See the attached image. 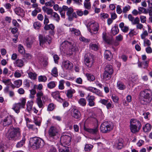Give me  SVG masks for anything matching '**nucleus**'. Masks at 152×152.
I'll list each match as a JSON object with an SVG mask.
<instances>
[{
    "instance_id": "obj_50",
    "label": "nucleus",
    "mask_w": 152,
    "mask_h": 152,
    "mask_svg": "<svg viewBox=\"0 0 152 152\" xmlns=\"http://www.w3.org/2000/svg\"><path fill=\"white\" fill-rule=\"evenodd\" d=\"M84 8L87 10H90L91 8V5L90 2H84Z\"/></svg>"
},
{
    "instance_id": "obj_12",
    "label": "nucleus",
    "mask_w": 152,
    "mask_h": 152,
    "mask_svg": "<svg viewBox=\"0 0 152 152\" xmlns=\"http://www.w3.org/2000/svg\"><path fill=\"white\" fill-rule=\"evenodd\" d=\"M48 133L50 137H53L58 134V130L56 127L51 126L49 129Z\"/></svg>"
},
{
    "instance_id": "obj_10",
    "label": "nucleus",
    "mask_w": 152,
    "mask_h": 152,
    "mask_svg": "<svg viewBox=\"0 0 152 152\" xmlns=\"http://www.w3.org/2000/svg\"><path fill=\"white\" fill-rule=\"evenodd\" d=\"M71 137L70 136L68 135H63L60 139L61 145L65 147L66 145H69L71 141Z\"/></svg>"
},
{
    "instance_id": "obj_55",
    "label": "nucleus",
    "mask_w": 152,
    "mask_h": 152,
    "mask_svg": "<svg viewBox=\"0 0 152 152\" xmlns=\"http://www.w3.org/2000/svg\"><path fill=\"white\" fill-rule=\"evenodd\" d=\"M2 82L7 86L10 85L11 84V82L10 79L3 80Z\"/></svg>"
},
{
    "instance_id": "obj_15",
    "label": "nucleus",
    "mask_w": 152,
    "mask_h": 152,
    "mask_svg": "<svg viewBox=\"0 0 152 152\" xmlns=\"http://www.w3.org/2000/svg\"><path fill=\"white\" fill-rule=\"evenodd\" d=\"M115 148L120 149L123 147V140L121 138H119L117 140L115 144Z\"/></svg>"
},
{
    "instance_id": "obj_3",
    "label": "nucleus",
    "mask_w": 152,
    "mask_h": 152,
    "mask_svg": "<svg viewBox=\"0 0 152 152\" xmlns=\"http://www.w3.org/2000/svg\"><path fill=\"white\" fill-rule=\"evenodd\" d=\"M36 96L37 104L39 108L42 109L44 107L45 102L48 100V98L46 96L44 95L43 92L41 91L38 92Z\"/></svg>"
},
{
    "instance_id": "obj_56",
    "label": "nucleus",
    "mask_w": 152,
    "mask_h": 152,
    "mask_svg": "<svg viewBox=\"0 0 152 152\" xmlns=\"http://www.w3.org/2000/svg\"><path fill=\"white\" fill-rule=\"evenodd\" d=\"M148 34L146 30H144L143 31L142 34H141V37L142 39H145V38L146 36H147Z\"/></svg>"
},
{
    "instance_id": "obj_28",
    "label": "nucleus",
    "mask_w": 152,
    "mask_h": 152,
    "mask_svg": "<svg viewBox=\"0 0 152 152\" xmlns=\"http://www.w3.org/2000/svg\"><path fill=\"white\" fill-rule=\"evenodd\" d=\"M130 124H133L136 126H139V128H141V124L140 122L138 120L135 119H131L130 121Z\"/></svg>"
},
{
    "instance_id": "obj_9",
    "label": "nucleus",
    "mask_w": 152,
    "mask_h": 152,
    "mask_svg": "<svg viewBox=\"0 0 152 152\" xmlns=\"http://www.w3.org/2000/svg\"><path fill=\"white\" fill-rule=\"evenodd\" d=\"M13 120L15 119L12 116L8 115L1 119V124L4 126H8L12 124Z\"/></svg>"
},
{
    "instance_id": "obj_52",
    "label": "nucleus",
    "mask_w": 152,
    "mask_h": 152,
    "mask_svg": "<svg viewBox=\"0 0 152 152\" xmlns=\"http://www.w3.org/2000/svg\"><path fill=\"white\" fill-rule=\"evenodd\" d=\"M23 55L24 59L29 60L31 59L32 58V56L29 53H24Z\"/></svg>"
},
{
    "instance_id": "obj_33",
    "label": "nucleus",
    "mask_w": 152,
    "mask_h": 152,
    "mask_svg": "<svg viewBox=\"0 0 152 152\" xmlns=\"http://www.w3.org/2000/svg\"><path fill=\"white\" fill-rule=\"evenodd\" d=\"M55 28V26L53 24H47L45 25L44 27V29L45 30H53Z\"/></svg>"
},
{
    "instance_id": "obj_34",
    "label": "nucleus",
    "mask_w": 152,
    "mask_h": 152,
    "mask_svg": "<svg viewBox=\"0 0 152 152\" xmlns=\"http://www.w3.org/2000/svg\"><path fill=\"white\" fill-rule=\"evenodd\" d=\"M117 87L120 90H124L125 88V86L122 82L119 81L117 83Z\"/></svg>"
},
{
    "instance_id": "obj_14",
    "label": "nucleus",
    "mask_w": 152,
    "mask_h": 152,
    "mask_svg": "<svg viewBox=\"0 0 152 152\" xmlns=\"http://www.w3.org/2000/svg\"><path fill=\"white\" fill-rule=\"evenodd\" d=\"M140 22L139 18L138 17H137L134 19V21L133 23V25H136V28L137 29L143 30L144 29L143 25Z\"/></svg>"
},
{
    "instance_id": "obj_27",
    "label": "nucleus",
    "mask_w": 152,
    "mask_h": 152,
    "mask_svg": "<svg viewBox=\"0 0 152 152\" xmlns=\"http://www.w3.org/2000/svg\"><path fill=\"white\" fill-rule=\"evenodd\" d=\"M14 64L18 67H21L24 65V62L22 60L18 59L15 62Z\"/></svg>"
},
{
    "instance_id": "obj_8",
    "label": "nucleus",
    "mask_w": 152,
    "mask_h": 152,
    "mask_svg": "<svg viewBox=\"0 0 152 152\" xmlns=\"http://www.w3.org/2000/svg\"><path fill=\"white\" fill-rule=\"evenodd\" d=\"M21 102L15 104L13 105L12 109L17 113L20 112V109L24 107L26 102V99L24 98H22L21 100Z\"/></svg>"
},
{
    "instance_id": "obj_37",
    "label": "nucleus",
    "mask_w": 152,
    "mask_h": 152,
    "mask_svg": "<svg viewBox=\"0 0 152 152\" xmlns=\"http://www.w3.org/2000/svg\"><path fill=\"white\" fill-rule=\"evenodd\" d=\"M75 93V90L73 89H69L67 91L66 95L68 98H71L72 96V94Z\"/></svg>"
},
{
    "instance_id": "obj_61",
    "label": "nucleus",
    "mask_w": 152,
    "mask_h": 152,
    "mask_svg": "<svg viewBox=\"0 0 152 152\" xmlns=\"http://www.w3.org/2000/svg\"><path fill=\"white\" fill-rule=\"evenodd\" d=\"M59 152H69V150L68 148L65 147L64 148H60L59 149Z\"/></svg>"
},
{
    "instance_id": "obj_45",
    "label": "nucleus",
    "mask_w": 152,
    "mask_h": 152,
    "mask_svg": "<svg viewBox=\"0 0 152 152\" xmlns=\"http://www.w3.org/2000/svg\"><path fill=\"white\" fill-rule=\"evenodd\" d=\"M79 104L82 106H84L86 104V101L84 98H81L78 101Z\"/></svg>"
},
{
    "instance_id": "obj_64",
    "label": "nucleus",
    "mask_w": 152,
    "mask_h": 152,
    "mask_svg": "<svg viewBox=\"0 0 152 152\" xmlns=\"http://www.w3.org/2000/svg\"><path fill=\"white\" fill-rule=\"evenodd\" d=\"M141 22L142 23H145L146 21V18L145 16L141 15L140 17Z\"/></svg>"
},
{
    "instance_id": "obj_16",
    "label": "nucleus",
    "mask_w": 152,
    "mask_h": 152,
    "mask_svg": "<svg viewBox=\"0 0 152 152\" xmlns=\"http://www.w3.org/2000/svg\"><path fill=\"white\" fill-rule=\"evenodd\" d=\"M86 99H87L88 104L90 106L92 107L95 105L94 101L95 100V97L94 96L88 95Z\"/></svg>"
},
{
    "instance_id": "obj_7",
    "label": "nucleus",
    "mask_w": 152,
    "mask_h": 152,
    "mask_svg": "<svg viewBox=\"0 0 152 152\" xmlns=\"http://www.w3.org/2000/svg\"><path fill=\"white\" fill-rule=\"evenodd\" d=\"M112 129V123L108 121L104 122L100 127V131L104 133L108 132Z\"/></svg>"
},
{
    "instance_id": "obj_21",
    "label": "nucleus",
    "mask_w": 152,
    "mask_h": 152,
    "mask_svg": "<svg viewBox=\"0 0 152 152\" xmlns=\"http://www.w3.org/2000/svg\"><path fill=\"white\" fill-rule=\"evenodd\" d=\"M42 10L44 12L47 13L48 15H50V16L53 12V10L45 6H44L42 7Z\"/></svg>"
},
{
    "instance_id": "obj_39",
    "label": "nucleus",
    "mask_w": 152,
    "mask_h": 152,
    "mask_svg": "<svg viewBox=\"0 0 152 152\" xmlns=\"http://www.w3.org/2000/svg\"><path fill=\"white\" fill-rule=\"evenodd\" d=\"M25 138H23L22 140L19 142H18L16 145V147L17 148H20L22 147L25 143Z\"/></svg>"
},
{
    "instance_id": "obj_54",
    "label": "nucleus",
    "mask_w": 152,
    "mask_h": 152,
    "mask_svg": "<svg viewBox=\"0 0 152 152\" xmlns=\"http://www.w3.org/2000/svg\"><path fill=\"white\" fill-rule=\"evenodd\" d=\"M55 108V106L54 104L52 103H50L48 105L47 110L48 111H52Z\"/></svg>"
},
{
    "instance_id": "obj_53",
    "label": "nucleus",
    "mask_w": 152,
    "mask_h": 152,
    "mask_svg": "<svg viewBox=\"0 0 152 152\" xmlns=\"http://www.w3.org/2000/svg\"><path fill=\"white\" fill-rule=\"evenodd\" d=\"M7 148L6 145L4 144H0V150L1 152H4Z\"/></svg>"
},
{
    "instance_id": "obj_11",
    "label": "nucleus",
    "mask_w": 152,
    "mask_h": 152,
    "mask_svg": "<svg viewBox=\"0 0 152 152\" xmlns=\"http://www.w3.org/2000/svg\"><path fill=\"white\" fill-rule=\"evenodd\" d=\"M39 39L40 45L42 47H43V44L45 43L46 41L48 42L49 44H50L52 40L51 37L49 36H47L45 37L41 35H39Z\"/></svg>"
},
{
    "instance_id": "obj_48",
    "label": "nucleus",
    "mask_w": 152,
    "mask_h": 152,
    "mask_svg": "<svg viewBox=\"0 0 152 152\" xmlns=\"http://www.w3.org/2000/svg\"><path fill=\"white\" fill-rule=\"evenodd\" d=\"M51 74L54 77H56L58 76V72L57 68L54 67L52 69Z\"/></svg>"
},
{
    "instance_id": "obj_49",
    "label": "nucleus",
    "mask_w": 152,
    "mask_h": 152,
    "mask_svg": "<svg viewBox=\"0 0 152 152\" xmlns=\"http://www.w3.org/2000/svg\"><path fill=\"white\" fill-rule=\"evenodd\" d=\"M68 17L69 20H72L73 18H76L77 16L76 13L73 11V12L71 13L70 15L68 16Z\"/></svg>"
},
{
    "instance_id": "obj_18",
    "label": "nucleus",
    "mask_w": 152,
    "mask_h": 152,
    "mask_svg": "<svg viewBox=\"0 0 152 152\" xmlns=\"http://www.w3.org/2000/svg\"><path fill=\"white\" fill-rule=\"evenodd\" d=\"M72 111V115L73 117L76 119H78L80 117L81 114L80 112L77 109L73 108Z\"/></svg>"
},
{
    "instance_id": "obj_57",
    "label": "nucleus",
    "mask_w": 152,
    "mask_h": 152,
    "mask_svg": "<svg viewBox=\"0 0 152 152\" xmlns=\"http://www.w3.org/2000/svg\"><path fill=\"white\" fill-rule=\"evenodd\" d=\"M112 99L113 101L115 103L118 102L119 98L115 94H113L112 96Z\"/></svg>"
},
{
    "instance_id": "obj_29",
    "label": "nucleus",
    "mask_w": 152,
    "mask_h": 152,
    "mask_svg": "<svg viewBox=\"0 0 152 152\" xmlns=\"http://www.w3.org/2000/svg\"><path fill=\"white\" fill-rule=\"evenodd\" d=\"M28 77L31 80H35L37 78V75L36 73L31 72H28Z\"/></svg>"
},
{
    "instance_id": "obj_23",
    "label": "nucleus",
    "mask_w": 152,
    "mask_h": 152,
    "mask_svg": "<svg viewBox=\"0 0 152 152\" xmlns=\"http://www.w3.org/2000/svg\"><path fill=\"white\" fill-rule=\"evenodd\" d=\"M104 57L107 60L110 61L112 58L113 56L109 50H106L104 53Z\"/></svg>"
},
{
    "instance_id": "obj_24",
    "label": "nucleus",
    "mask_w": 152,
    "mask_h": 152,
    "mask_svg": "<svg viewBox=\"0 0 152 152\" xmlns=\"http://www.w3.org/2000/svg\"><path fill=\"white\" fill-rule=\"evenodd\" d=\"M63 9L64 11H66V15L68 16L70 15V14L74 11L73 9L71 7H68L66 6H63Z\"/></svg>"
},
{
    "instance_id": "obj_62",
    "label": "nucleus",
    "mask_w": 152,
    "mask_h": 152,
    "mask_svg": "<svg viewBox=\"0 0 152 152\" xmlns=\"http://www.w3.org/2000/svg\"><path fill=\"white\" fill-rule=\"evenodd\" d=\"M65 11H64V10L63 9V7L61 9L59 10V11L60 13L61 17L64 18H65Z\"/></svg>"
},
{
    "instance_id": "obj_41",
    "label": "nucleus",
    "mask_w": 152,
    "mask_h": 152,
    "mask_svg": "<svg viewBox=\"0 0 152 152\" xmlns=\"http://www.w3.org/2000/svg\"><path fill=\"white\" fill-rule=\"evenodd\" d=\"M86 76L87 77L88 80L90 81H93L95 79L94 76L91 74L87 73L86 74Z\"/></svg>"
},
{
    "instance_id": "obj_47",
    "label": "nucleus",
    "mask_w": 152,
    "mask_h": 152,
    "mask_svg": "<svg viewBox=\"0 0 152 152\" xmlns=\"http://www.w3.org/2000/svg\"><path fill=\"white\" fill-rule=\"evenodd\" d=\"M34 28L38 29L41 26V24L39 21L35 22L33 24Z\"/></svg>"
},
{
    "instance_id": "obj_32",
    "label": "nucleus",
    "mask_w": 152,
    "mask_h": 152,
    "mask_svg": "<svg viewBox=\"0 0 152 152\" xmlns=\"http://www.w3.org/2000/svg\"><path fill=\"white\" fill-rule=\"evenodd\" d=\"M151 127L149 123L146 124L143 127V131L145 132H148L151 129Z\"/></svg>"
},
{
    "instance_id": "obj_20",
    "label": "nucleus",
    "mask_w": 152,
    "mask_h": 152,
    "mask_svg": "<svg viewBox=\"0 0 152 152\" xmlns=\"http://www.w3.org/2000/svg\"><path fill=\"white\" fill-rule=\"evenodd\" d=\"M141 128L139 126L135 125L133 124H130V129L131 132L132 133H135L138 132Z\"/></svg>"
},
{
    "instance_id": "obj_26",
    "label": "nucleus",
    "mask_w": 152,
    "mask_h": 152,
    "mask_svg": "<svg viewBox=\"0 0 152 152\" xmlns=\"http://www.w3.org/2000/svg\"><path fill=\"white\" fill-rule=\"evenodd\" d=\"M69 29L72 34H74L76 36L79 35L80 34V32L78 29L74 28H70Z\"/></svg>"
},
{
    "instance_id": "obj_22",
    "label": "nucleus",
    "mask_w": 152,
    "mask_h": 152,
    "mask_svg": "<svg viewBox=\"0 0 152 152\" xmlns=\"http://www.w3.org/2000/svg\"><path fill=\"white\" fill-rule=\"evenodd\" d=\"M51 95L53 98L59 101H61V99L59 96V93L58 91H56L53 92L51 93Z\"/></svg>"
},
{
    "instance_id": "obj_58",
    "label": "nucleus",
    "mask_w": 152,
    "mask_h": 152,
    "mask_svg": "<svg viewBox=\"0 0 152 152\" xmlns=\"http://www.w3.org/2000/svg\"><path fill=\"white\" fill-rule=\"evenodd\" d=\"M93 93L99 96H102V92L99 89L95 88Z\"/></svg>"
},
{
    "instance_id": "obj_19",
    "label": "nucleus",
    "mask_w": 152,
    "mask_h": 152,
    "mask_svg": "<svg viewBox=\"0 0 152 152\" xmlns=\"http://www.w3.org/2000/svg\"><path fill=\"white\" fill-rule=\"evenodd\" d=\"M85 62L86 65L88 67H91L92 64L93 59L91 57H88L86 56H85Z\"/></svg>"
},
{
    "instance_id": "obj_46",
    "label": "nucleus",
    "mask_w": 152,
    "mask_h": 152,
    "mask_svg": "<svg viewBox=\"0 0 152 152\" xmlns=\"http://www.w3.org/2000/svg\"><path fill=\"white\" fill-rule=\"evenodd\" d=\"M64 81L63 80H61L59 82V84L58 86L59 89L60 90H63L64 89Z\"/></svg>"
},
{
    "instance_id": "obj_63",
    "label": "nucleus",
    "mask_w": 152,
    "mask_h": 152,
    "mask_svg": "<svg viewBox=\"0 0 152 152\" xmlns=\"http://www.w3.org/2000/svg\"><path fill=\"white\" fill-rule=\"evenodd\" d=\"M130 9V6L128 5L127 6L124 7L123 9V12L124 13H126Z\"/></svg>"
},
{
    "instance_id": "obj_42",
    "label": "nucleus",
    "mask_w": 152,
    "mask_h": 152,
    "mask_svg": "<svg viewBox=\"0 0 152 152\" xmlns=\"http://www.w3.org/2000/svg\"><path fill=\"white\" fill-rule=\"evenodd\" d=\"M89 47L90 49L94 50H97L99 48L98 45L93 43H90L89 45Z\"/></svg>"
},
{
    "instance_id": "obj_36",
    "label": "nucleus",
    "mask_w": 152,
    "mask_h": 152,
    "mask_svg": "<svg viewBox=\"0 0 152 152\" xmlns=\"http://www.w3.org/2000/svg\"><path fill=\"white\" fill-rule=\"evenodd\" d=\"M33 104V102L32 101H29L27 102V110L28 112L31 110Z\"/></svg>"
},
{
    "instance_id": "obj_4",
    "label": "nucleus",
    "mask_w": 152,
    "mask_h": 152,
    "mask_svg": "<svg viewBox=\"0 0 152 152\" xmlns=\"http://www.w3.org/2000/svg\"><path fill=\"white\" fill-rule=\"evenodd\" d=\"M7 135L9 140L17 139L20 135V129L18 127L14 128L13 127H11L8 131Z\"/></svg>"
},
{
    "instance_id": "obj_35",
    "label": "nucleus",
    "mask_w": 152,
    "mask_h": 152,
    "mask_svg": "<svg viewBox=\"0 0 152 152\" xmlns=\"http://www.w3.org/2000/svg\"><path fill=\"white\" fill-rule=\"evenodd\" d=\"M104 71L112 74L113 73V70L112 66L110 65H107L105 67Z\"/></svg>"
},
{
    "instance_id": "obj_25",
    "label": "nucleus",
    "mask_w": 152,
    "mask_h": 152,
    "mask_svg": "<svg viewBox=\"0 0 152 152\" xmlns=\"http://www.w3.org/2000/svg\"><path fill=\"white\" fill-rule=\"evenodd\" d=\"M112 74L104 71L103 74V78L105 80H108L110 79Z\"/></svg>"
},
{
    "instance_id": "obj_2",
    "label": "nucleus",
    "mask_w": 152,
    "mask_h": 152,
    "mask_svg": "<svg viewBox=\"0 0 152 152\" xmlns=\"http://www.w3.org/2000/svg\"><path fill=\"white\" fill-rule=\"evenodd\" d=\"M30 142L31 147L34 149L42 148L45 145L44 140L38 137H34L31 138Z\"/></svg>"
},
{
    "instance_id": "obj_51",
    "label": "nucleus",
    "mask_w": 152,
    "mask_h": 152,
    "mask_svg": "<svg viewBox=\"0 0 152 152\" xmlns=\"http://www.w3.org/2000/svg\"><path fill=\"white\" fill-rule=\"evenodd\" d=\"M38 81L39 82H45L46 81L47 79L46 77L45 76H40L38 77Z\"/></svg>"
},
{
    "instance_id": "obj_38",
    "label": "nucleus",
    "mask_w": 152,
    "mask_h": 152,
    "mask_svg": "<svg viewBox=\"0 0 152 152\" xmlns=\"http://www.w3.org/2000/svg\"><path fill=\"white\" fill-rule=\"evenodd\" d=\"M18 50L19 53L20 54H23L25 53V50L23 46L21 44L18 45Z\"/></svg>"
},
{
    "instance_id": "obj_43",
    "label": "nucleus",
    "mask_w": 152,
    "mask_h": 152,
    "mask_svg": "<svg viewBox=\"0 0 152 152\" xmlns=\"http://www.w3.org/2000/svg\"><path fill=\"white\" fill-rule=\"evenodd\" d=\"M56 86V82L52 81L49 82L47 85L48 87L50 89L54 88Z\"/></svg>"
},
{
    "instance_id": "obj_6",
    "label": "nucleus",
    "mask_w": 152,
    "mask_h": 152,
    "mask_svg": "<svg viewBox=\"0 0 152 152\" xmlns=\"http://www.w3.org/2000/svg\"><path fill=\"white\" fill-rule=\"evenodd\" d=\"M88 30L92 34H96L99 29V25L97 23L93 21L88 23Z\"/></svg>"
},
{
    "instance_id": "obj_5",
    "label": "nucleus",
    "mask_w": 152,
    "mask_h": 152,
    "mask_svg": "<svg viewBox=\"0 0 152 152\" xmlns=\"http://www.w3.org/2000/svg\"><path fill=\"white\" fill-rule=\"evenodd\" d=\"M140 96L144 101L147 102H150L152 99V92L148 89H145L140 93Z\"/></svg>"
},
{
    "instance_id": "obj_17",
    "label": "nucleus",
    "mask_w": 152,
    "mask_h": 152,
    "mask_svg": "<svg viewBox=\"0 0 152 152\" xmlns=\"http://www.w3.org/2000/svg\"><path fill=\"white\" fill-rule=\"evenodd\" d=\"M14 11L15 13L19 16L22 17L24 16V12L20 7H16Z\"/></svg>"
},
{
    "instance_id": "obj_13",
    "label": "nucleus",
    "mask_w": 152,
    "mask_h": 152,
    "mask_svg": "<svg viewBox=\"0 0 152 152\" xmlns=\"http://www.w3.org/2000/svg\"><path fill=\"white\" fill-rule=\"evenodd\" d=\"M62 67L64 69L70 70L72 69L73 64L69 61H64L63 62Z\"/></svg>"
},
{
    "instance_id": "obj_44",
    "label": "nucleus",
    "mask_w": 152,
    "mask_h": 152,
    "mask_svg": "<svg viewBox=\"0 0 152 152\" xmlns=\"http://www.w3.org/2000/svg\"><path fill=\"white\" fill-rule=\"evenodd\" d=\"M14 83L16 87L19 88L22 85V80H16L14 81Z\"/></svg>"
},
{
    "instance_id": "obj_31",
    "label": "nucleus",
    "mask_w": 152,
    "mask_h": 152,
    "mask_svg": "<svg viewBox=\"0 0 152 152\" xmlns=\"http://www.w3.org/2000/svg\"><path fill=\"white\" fill-rule=\"evenodd\" d=\"M87 131L92 134H96L99 132L98 129L97 127L94 129H87Z\"/></svg>"
},
{
    "instance_id": "obj_59",
    "label": "nucleus",
    "mask_w": 152,
    "mask_h": 152,
    "mask_svg": "<svg viewBox=\"0 0 152 152\" xmlns=\"http://www.w3.org/2000/svg\"><path fill=\"white\" fill-rule=\"evenodd\" d=\"M93 147V146L91 144H86L85 147V150L86 151H90Z\"/></svg>"
},
{
    "instance_id": "obj_1",
    "label": "nucleus",
    "mask_w": 152,
    "mask_h": 152,
    "mask_svg": "<svg viewBox=\"0 0 152 152\" xmlns=\"http://www.w3.org/2000/svg\"><path fill=\"white\" fill-rule=\"evenodd\" d=\"M61 49L65 53L71 55L73 52L78 50V48L75 44L72 43L67 41H64L61 45Z\"/></svg>"
},
{
    "instance_id": "obj_40",
    "label": "nucleus",
    "mask_w": 152,
    "mask_h": 152,
    "mask_svg": "<svg viewBox=\"0 0 152 152\" xmlns=\"http://www.w3.org/2000/svg\"><path fill=\"white\" fill-rule=\"evenodd\" d=\"M119 32V29L118 27L115 26L113 27L111 29V32L113 35H115L117 34Z\"/></svg>"
},
{
    "instance_id": "obj_30",
    "label": "nucleus",
    "mask_w": 152,
    "mask_h": 152,
    "mask_svg": "<svg viewBox=\"0 0 152 152\" xmlns=\"http://www.w3.org/2000/svg\"><path fill=\"white\" fill-rule=\"evenodd\" d=\"M50 17L53 19L57 22H58L60 20V17L59 15L56 12H53Z\"/></svg>"
},
{
    "instance_id": "obj_60",
    "label": "nucleus",
    "mask_w": 152,
    "mask_h": 152,
    "mask_svg": "<svg viewBox=\"0 0 152 152\" xmlns=\"http://www.w3.org/2000/svg\"><path fill=\"white\" fill-rule=\"evenodd\" d=\"M102 38L103 40L106 42L108 43L109 42V40L105 32H104L102 34Z\"/></svg>"
}]
</instances>
